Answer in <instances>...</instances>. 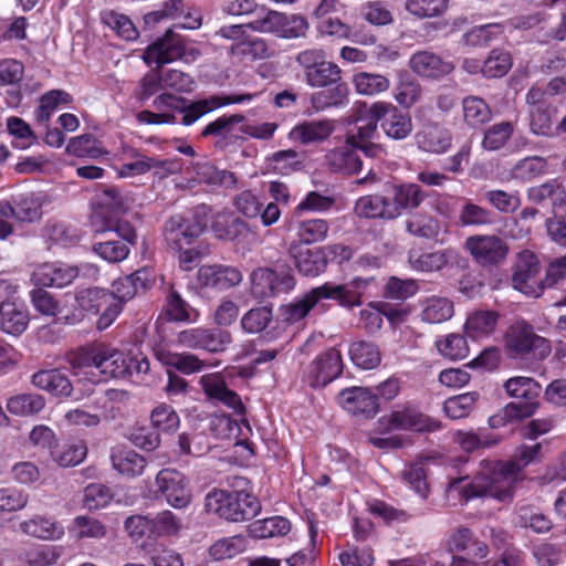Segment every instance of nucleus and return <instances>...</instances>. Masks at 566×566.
I'll return each mask as SVG.
<instances>
[{
  "label": "nucleus",
  "instance_id": "1",
  "mask_svg": "<svg viewBox=\"0 0 566 566\" xmlns=\"http://www.w3.org/2000/svg\"><path fill=\"white\" fill-rule=\"evenodd\" d=\"M542 449L541 442L523 443L509 460H482L472 480L462 485L461 497L465 501L483 496L501 502L511 501L524 469L542 461Z\"/></svg>",
  "mask_w": 566,
  "mask_h": 566
},
{
  "label": "nucleus",
  "instance_id": "2",
  "mask_svg": "<svg viewBox=\"0 0 566 566\" xmlns=\"http://www.w3.org/2000/svg\"><path fill=\"white\" fill-rule=\"evenodd\" d=\"M75 305L70 308L64 324L75 325L84 319L85 314L99 315L96 326L99 331L109 327L118 316L119 303L109 290L98 286L76 287L73 295Z\"/></svg>",
  "mask_w": 566,
  "mask_h": 566
},
{
  "label": "nucleus",
  "instance_id": "3",
  "mask_svg": "<svg viewBox=\"0 0 566 566\" xmlns=\"http://www.w3.org/2000/svg\"><path fill=\"white\" fill-rule=\"evenodd\" d=\"M156 112L144 109L137 113L136 118L142 124L165 125L180 123L191 126L201 115L200 99L191 101L180 95L163 92L151 103Z\"/></svg>",
  "mask_w": 566,
  "mask_h": 566
},
{
  "label": "nucleus",
  "instance_id": "4",
  "mask_svg": "<svg viewBox=\"0 0 566 566\" xmlns=\"http://www.w3.org/2000/svg\"><path fill=\"white\" fill-rule=\"evenodd\" d=\"M74 368L90 369L96 382H105L112 378H127L125 353L106 346L95 344L78 348L72 359Z\"/></svg>",
  "mask_w": 566,
  "mask_h": 566
},
{
  "label": "nucleus",
  "instance_id": "5",
  "mask_svg": "<svg viewBox=\"0 0 566 566\" xmlns=\"http://www.w3.org/2000/svg\"><path fill=\"white\" fill-rule=\"evenodd\" d=\"M203 507L208 514L233 523L252 520L261 511V504L252 493L217 488L207 493Z\"/></svg>",
  "mask_w": 566,
  "mask_h": 566
},
{
  "label": "nucleus",
  "instance_id": "6",
  "mask_svg": "<svg viewBox=\"0 0 566 566\" xmlns=\"http://www.w3.org/2000/svg\"><path fill=\"white\" fill-rule=\"evenodd\" d=\"M249 280L251 296L260 302L289 294L296 286L293 268L286 262L258 266L252 270Z\"/></svg>",
  "mask_w": 566,
  "mask_h": 566
},
{
  "label": "nucleus",
  "instance_id": "7",
  "mask_svg": "<svg viewBox=\"0 0 566 566\" xmlns=\"http://www.w3.org/2000/svg\"><path fill=\"white\" fill-rule=\"evenodd\" d=\"M505 350L514 359H544L551 353L549 342L522 321L512 324L504 335Z\"/></svg>",
  "mask_w": 566,
  "mask_h": 566
},
{
  "label": "nucleus",
  "instance_id": "8",
  "mask_svg": "<svg viewBox=\"0 0 566 566\" xmlns=\"http://www.w3.org/2000/svg\"><path fill=\"white\" fill-rule=\"evenodd\" d=\"M205 207L197 208L192 213L171 216L164 226V238L167 244L181 251L190 247L207 229Z\"/></svg>",
  "mask_w": 566,
  "mask_h": 566
},
{
  "label": "nucleus",
  "instance_id": "9",
  "mask_svg": "<svg viewBox=\"0 0 566 566\" xmlns=\"http://www.w3.org/2000/svg\"><path fill=\"white\" fill-rule=\"evenodd\" d=\"M381 432L411 431L417 433H430L440 429L438 420L421 412L417 406L410 402L398 405L388 415L379 419Z\"/></svg>",
  "mask_w": 566,
  "mask_h": 566
},
{
  "label": "nucleus",
  "instance_id": "10",
  "mask_svg": "<svg viewBox=\"0 0 566 566\" xmlns=\"http://www.w3.org/2000/svg\"><path fill=\"white\" fill-rule=\"evenodd\" d=\"M48 196L43 191H22L0 200V218H11L21 224L39 222Z\"/></svg>",
  "mask_w": 566,
  "mask_h": 566
},
{
  "label": "nucleus",
  "instance_id": "11",
  "mask_svg": "<svg viewBox=\"0 0 566 566\" xmlns=\"http://www.w3.org/2000/svg\"><path fill=\"white\" fill-rule=\"evenodd\" d=\"M176 342L179 346L203 350L210 354H219L227 350L232 343L230 332L219 327H190L177 334Z\"/></svg>",
  "mask_w": 566,
  "mask_h": 566
},
{
  "label": "nucleus",
  "instance_id": "12",
  "mask_svg": "<svg viewBox=\"0 0 566 566\" xmlns=\"http://www.w3.org/2000/svg\"><path fill=\"white\" fill-rule=\"evenodd\" d=\"M374 281V277L356 276L344 284H336L331 281L312 289L317 303L322 300L334 301L338 306L352 310L360 306L363 294L367 286Z\"/></svg>",
  "mask_w": 566,
  "mask_h": 566
},
{
  "label": "nucleus",
  "instance_id": "13",
  "mask_svg": "<svg viewBox=\"0 0 566 566\" xmlns=\"http://www.w3.org/2000/svg\"><path fill=\"white\" fill-rule=\"evenodd\" d=\"M368 115L378 122L384 134L394 140H402L412 132L409 113L403 112L390 102L377 101L368 108Z\"/></svg>",
  "mask_w": 566,
  "mask_h": 566
},
{
  "label": "nucleus",
  "instance_id": "14",
  "mask_svg": "<svg viewBox=\"0 0 566 566\" xmlns=\"http://www.w3.org/2000/svg\"><path fill=\"white\" fill-rule=\"evenodd\" d=\"M343 370L344 361L340 350L329 347L306 366L303 379L311 388H324L339 378Z\"/></svg>",
  "mask_w": 566,
  "mask_h": 566
},
{
  "label": "nucleus",
  "instance_id": "15",
  "mask_svg": "<svg viewBox=\"0 0 566 566\" xmlns=\"http://www.w3.org/2000/svg\"><path fill=\"white\" fill-rule=\"evenodd\" d=\"M156 493L164 497L174 509L182 510L192 502V491L189 479L172 468L161 469L155 478Z\"/></svg>",
  "mask_w": 566,
  "mask_h": 566
},
{
  "label": "nucleus",
  "instance_id": "16",
  "mask_svg": "<svg viewBox=\"0 0 566 566\" xmlns=\"http://www.w3.org/2000/svg\"><path fill=\"white\" fill-rule=\"evenodd\" d=\"M541 263L536 254L524 250L517 255L512 275V285L527 296L538 297L544 292V280L539 279Z\"/></svg>",
  "mask_w": 566,
  "mask_h": 566
},
{
  "label": "nucleus",
  "instance_id": "17",
  "mask_svg": "<svg viewBox=\"0 0 566 566\" xmlns=\"http://www.w3.org/2000/svg\"><path fill=\"white\" fill-rule=\"evenodd\" d=\"M465 249L483 266L499 265L509 254L505 240L494 234H474L465 240Z\"/></svg>",
  "mask_w": 566,
  "mask_h": 566
},
{
  "label": "nucleus",
  "instance_id": "18",
  "mask_svg": "<svg viewBox=\"0 0 566 566\" xmlns=\"http://www.w3.org/2000/svg\"><path fill=\"white\" fill-rule=\"evenodd\" d=\"M287 255L300 275L315 279L327 271L329 259H326L322 245L310 248L300 242H291Z\"/></svg>",
  "mask_w": 566,
  "mask_h": 566
},
{
  "label": "nucleus",
  "instance_id": "19",
  "mask_svg": "<svg viewBox=\"0 0 566 566\" xmlns=\"http://www.w3.org/2000/svg\"><path fill=\"white\" fill-rule=\"evenodd\" d=\"M185 53L186 45L182 36L169 29L146 48L144 61L149 65L155 63L159 69L181 59Z\"/></svg>",
  "mask_w": 566,
  "mask_h": 566
},
{
  "label": "nucleus",
  "instance_id": "20",
  "mask_svg": "<svg viewBox=\"0 0 566 566\" xmlns=\"http://www.w3.org/2000/svg\"><path fill=\"white\" fill-rule=\"evenodd\" d=\"M200 385L205 395L210 400L222 403L231 409L233 413L240 418L242 423H249L245 419L247 409L241 397L227 386L224 379L220 375H205L200 378Z\"/></svg>",
  "mask_w": 566,
  "mask_h": 566
},
{
  "label": "nucleus",
  "instance_id": "21",
  "mask_svg": "<svg viewBox=\"0 0 566 566\" xmlns=\"http://www.w3.org/2000/svg\"><path fill=\"white\" fill-rule=\"evenodd\" d=\"M78 277V270L63 262H45L33 270L30 281L34 286L63 289Z\"/></svg>",
  "mask_w": 566,
  "mask_h": 566
},
{
  "label": "nucleus",
  "instance_id": "22",
  "mask_svg": "<svg viewBox=\"0 0 566 566\" xmlns=\"http://www.w3.org/2000/svg\"><path fill=\"white\" fill-rule=\"evenodd\" d=\"M92 231L95 234L115 232L117 237L127 243H136L137 232L135 227L127 220L118 217V213L106 210L103 207L94 206L90 216Z\"/></svg>",
  "mask_w": 566,
  "mask_h": 566
},
{
  "label": "nucleus",
  "instance_id": "23",
  "mask_svg": "<svg viewBox=\"0 0 566 566\" xmlns=\"http://www.w3.org/2000/svg\"><path fill=\"white\" fill-rule=\"evenodd\" d=\"M338 403L353 416L373 418L379 410L378 395L364 387L345 388L338 394Z\"/></svg>",
  "mask_w": 566,
  "mask_h": 566
},
{
  "label": "nucleus",
  "instance_id": "24",
  "mask_svg": "<svg viewBox=\"0 0 566 566\" xmlns=\"http://www.w3.org/2000/svg\"><path fill=\"white\" fill-rule=\"evenodd\" d=\"M506 394L511 398L520 399L521 402H514L515 406L527 409L526 418L532 417L539 408L541 384L531 377L515 376L509 378L503 385Z\"/></svg>",
  "mask_w": 566,
  "mask_h": 566
},
{
  "label": "nucleus",
  "instance_id": "25",
  "mask_svg": "<svg viewBox=\"0 0 566 566\" xmlns=\"http://www.w3.org/2000/svg\"><path fill=\"white\" fill-rule=\"evenodd\" d=\"M243 280L242 272L232 265H202L197 272V281L201 287L226 291L239 285Z\"/></svg>",
  "mask_w": 566,
  "mask_h": 566
},
{
  "label": "nucleus",
  "instance_id": "26",
  "mask_svg": "<svg viewBox=\"0 0 566 566\" xmlns=\"http://www.w3.org/2000/svg\"><path fill=\"white\" fill-rule=\"evenodd\" d=\"M458 256L454 249L448 248L436 251L412 249L408 252L410 268L418 272L431 273L443 270Z\"/></svg>",
  "mask_w": 566,
  "mask_h": 566
},
{
  "label": "nucleus",
  "instance_id": "27",
  "mask_svg": "<svg viewBox=\"0 0 566 566\" xmlns=\"http://www.w3.org/2000/svg\"><path fill=\"white\" fill-rule=\"evenodd\" d=\"M291 229L295 240L303 245H313L324 242L329 234L331 224L323 218H301L294 216L291 221Z\"/></svg>",
  "mask_w": 566,
  "mask_h": 566
},
{
  "label": "nucleus",
  "instance_id": "28",
  "mask_svg": "<svg viewBox=\"0 0 566 566\" xmlns=\"http://www.w3.org/2000/svg\"><path fill=\"white\" fill-rule=\"evenodd\" d=\"M30 316L25 303L8 298L0 303V328L10 335H21L29 326Z\"/></svg>",
  "mask_w": 566,
  "mask_h": 566
},
{
  "label": "nucleus",
  "instance_id": "29",
  "mask_svg": "<svg viewBox=\"0 0 566 566\" xmlns=\"http://www.w3.org/2000/svg\"><path fill=\"white\" fill-rule=\"evenodd\" d=\"M245 120V116L242 114H223L216 119L209 122L200 132V136L218 137L214 147L217 149H226L231 144H234L238 136L232 134L233 126Z\"/></svg>",
  "mask_w": 566,
  "mask_h": 566
},
{
  "label": "nucleus",
  "instance_id": "30",
  "mask_svg": "<svg viewBox=\"0 0 566 566\" xmlns=\"http://www.w3.org/2000/svg\"><path fill=\"white\" fill-rule=\"evenodd\" d=\"M154 356L161 365L175 368L185 375L200 373L207 367L205 360L195 354L175 353L161 345L154 348Z\"/></svg>",
  "mask_w": 566,
  "mask_h": 566
},
{
  "label": "nucleus",
  "instance_id": "31",
  "mask_svg": "<svg viewBox=\"0 0 566 566\" xmlns=\"http://www.w3.org/2000/svg\"><path fill=\"white\" fill-rule=\"evenodd\" d=\"M411 70L422 77L438 78L450 74L454 66L452 62L429 51H419L411 55L409 61Z\"/></svg>",
  "mask_w": 566,
  "mask_h": 566
},
{
  "label": "nucleus",
  "instance_id": "32",
  "mask_svg": "<svg viewBox=\"0 0 566 566\" xmlns=\"http://www.w3.org/2000/svg\"><path fill=\"white\" fill-rule=\"evenodd\" d=\"M419 148L432 154H444L452 145L451 132L438 123H429L416 136Z\"/></svg>",
  "mask_w": 566,
  "mask_h": 566
},
{
  "label": "nucleus",
  "instance_id": "33",
  "mask_svg": "<svg viewBox=\"0 0 566 566\" xmlns=\"http://www.w3.org/2000/svg\"><path fill=\"white\" fill-rule=\"evenodd\" d=\"M211 230L217 239L240 241L248 234L249 227L245 221L232 211H222L214 216L211 222Z\"/></svg>",
  "mask_w": 566,
  "mask_h": 566
},
{
  "label": "nucleus",
  "instance_id": "34",
  "mask_svg": "<svg viewBox=\"0 0 566 566\" xmlns=\"http://www.w3.org/2000/svg\"><path fill=\"white\" fill-rule=\"evenodd\" d=\"M332 120H310L295 125L290 132V138L302 145L326 140L334 132Z\"/></svg>",
  "mask_w": 566,
  "mask_h": 566
},
{
  "label": "nucleus",
  "instance_id": "35",
  "mask_svg": "<svg viewBox=\"0 0 566 566\" xmlns=\"http://www.w3.org/2000/svg\"><path fill=\"white\" fill-rule=\"evenodd\" d=\"M111 461L114 470L126 478H136L145 472L147 460L135 450L115 448L111 452Z\"/></svg>",
  "mask_w": 566,
  "mask_h": 566
},
{
  "label": "nucleus",
  "instance_id": "36",
  "mask_svg": "<svg viewBox=\"0 0 566 566\" xmlns=\"http://www.w3.org/2000/svg\"><path fill=\"white\" fill-rule=\"evenodd\" d=\"M326 163L331 171L344 175L358 174L363 169V161L357 149L348 144L328 151Z\"/></svg>",
  "mask_w": 566,
  "mask_h": 566
},
{
  "label": "nucleus",
  "instance_id": "37",
  "mask_svg": "<svg viewBox=\"0 0 566 566\" xmlns=\"http://www.w3.org/2000/svg\"><path fill=\"white\" fill-rule=\"evenodd\" d=\"M356 149L361 151L366 158L373 160L374 163L368 168L367 174L364 177L355 180V184L357 186L364 187H370L379 184L382 179L381 166L388 156L386 147L373 142L369 144H363Z\"/></svg>",
  "mask_w": 566,
  "mask_h": 566
},
{
  "label": "nucleus",
  "instance_id": "38",
  "mask_svg": "<svg viewBox=\"0 0 566 566\" xmlns=\"http://www.w3.org/2000/svg\"><path fill=\"white\" fill-rule=\"evenodd\" d=\"M20 530L29 535L44 541H56L64 535V527L55 520L34 515L20 524Z\"/></svg>",
  "mask_w": 566,
  "mask_h": 566
},
{
  "label": "nucleus",
  "instance_id": "39",
  "mask_svg": "<svg viewBox=\"0 0 566 566\" xmlns=\"http://www.w3.org/2000/svg\"><path fill=\"white\" fill-rule=\"evenodd\" d=\"M354 210L360 218L395 219L398 217V212L391 210L389 199L380 195H367L360 197L356 201Z\"/></svg>",
  "mask_w": 566,
  "mask_h": 566
},
{
  "label": "nucleus",
  "instance_id": "40",
  "mask_svg": "<svg viewBox=\"0 0 566 566\" xmlns=\"http://www.w3.org/2000/svg\"><path fill=\"white\" fill-rule=\"evenodd\" d=\"M32 384L57 397H69L73 389L70 379L59 369L36 371L32 376Z\"/></svg>",
  "mask_w": 566,
  "mask_h": 566
},
{
  "label": "nucleus",
  "instance_id": "41",
  "mask_svg": "<svg viewBox=\"0 0 566 566\" xmlns=\"http://www.w3.org/2000/svg\"><path fill=\"white\" fill-rule=\"evenodd\" d=\"M462 205L458 211V221L462 228L473 227H488L494 223V213L471 199L462 198Z\"/></svg>",
  "mask_w": 566,
  "mask_h": 566
},
{
  "label": "nucleus",
  "instance_id": "42",
  "mask_svg": "<svg viewBox=\"0 0 566 566\" xmlns=\"http://www.w3.org/2000/svg\"><path fill=\"white\" fill-rule=\"evenodd\" d=\"M427 196V192L418 184L408 182L396 186L391 210L397 211L398 216H400L403 210H416L424 201Z\"/></svg>",
  "mask_w": 566,
  "mask_h": 566
},
{
  "label": "nucleus",
  "instance_id": "43",
  "mask_svg": "<svg viewBox=\"0 0 566 566\" xmlns=\"http://www.w3.org/2000/svg\"><path fill=\"white\" fill-rule=\"evenodd\" d=\"M73 103V96L63 90H50L39 99V106L34 111L39 124H48L53 113L61 106H69Z\"/></svg>",
  "mask_w": 566,
  "mask_h": 566
},
{
  "label": "nucleus",
  "instance_id": "44",
  "mask_svg": "<svg viewBox=\"0 0 566 566\" xmlns=\"http://www.w3.org/2000/svg\"><path fill=\"white\" fill-rule=\"evenodd\" d=\"M352 363L364 370L377 368L381 363V354L378 346L371 342L357 340L349 345L348 349Z\"/></svg>",
  "mask_w": 566,
  "mask_h": 566
},
{
  "label": "nucleus",
  "instance_id": "45",
  "mask_svg": "<svg viewBox=\"0 0 566 566\" xmlns=\"http://www.w3.org/2000/svg\"><path fill=\"white\" fill-rule=\"evenodd\" d=\"M317 304V298L311 289L293 302L281 305L280 316L284 323L295 324L304 319Z\"/></svg>",
  "mask_w": 566,
  "mask_h": 566
},
{
  "label": "nucleus",
  "instance_id": "46",
  "mask_svg": "<svg viewBox=\"0 0 566 566\" xmlns=\"http://www.w3.org/2000/svg\"><path fill=\"white\" fill-rule=\"evenodd\" d=\"M164 315L169 322L188 323L196 321L198 312L181 297L179 292L175 289H170L166 296Z\"/></svg>",
  "mask_w": 566,
  "mask_h": 566
},
{
  "label": "nucleus",
  "instance_id": "47",
  "mask_svg": "<svg viewBox=\"0 0 566 566\" xmlns=\"http://www.w3.org/2000/svg\"><path fill=\"white\" fill-rule=\"evenodd\" d=\"M348 87L347 84H336L324 86L323 90L314 92L311 95V104L317 112L332 107H339L347 103Z\"/></svg>",
  "mask_w": 566,
  "mask_h": 566
},
{
  "label": "nucleus",
  "instance_id": "48",
  "mask_svg": "<svg viewBox=\"0 0 566 566\" xmlns=\"http://www.w3.org/2000/svg\"><path fill=\"white\" fill-rule=\"evenodd\" d=\"M462 108L464 123L472 128L482 127L492 119L490 105L479 96L464 97Z\"/></svg>",
  "mask_w": 566,
  "mask_h": 566
},
{
  "label": "nucleus",
  "instance_id": "49",
  "mask_svg": "<svg viewBox=\"0 0 566 566\" xmlns=\"http://www.w3.org/2000/svg\"><path fill=\"white\" fill-rule=\"evenodd\" d=\"M46 287L35 286L30 292V300L33 307L45 316H55L64 323V317L67 316L70 308L61 306L54 295L45 290Z\"/></svg>",
  "mask_w": 566,
  "mask_h": 566
},
{
  "label": "nucleus",
  "instance_id": "50",
  "mask_svg": "<svg viewBox=\"0 0 566 566\" xmlns=\"http://www.w3.org/2000/svg\"><path fill=\"white\" fill-rule=\"evenodd\" d=\"M454 306L447 297L431 296L423 301L421 319L429 324H440L453 316Z\"/></svg>",
  "mask_w": 566,
  "mask_h": 566
},
{
  "label": "nucleus",
  "instance_id": "51",
  "mask_svg": "<svg viewBox=\"0 0 566 566\" xmlns=\"http://www.w3.org/2000/svg\"><path fill=\"white\" fill-rule=\"evenodd\" d=\"M291 531V522L283 516L258 520L249 525V533L254 538L284 536Z\"/></svg>",
  "mask_w": 566,
  "mask_h": 566
},
{
  "label": "nucleus",
  "instance_id": "52",
  "mask_svg": "<svg viewBox=\"0 0 566 566\" xmlns=\"http://www.w3.org/2000/svg\"><path fill=\"white\" fill-rule=\"evenodd\" d=\"M45 407V399L38 394L23 392L12 396L7 401L10 413L19 417H29L39 413Z\"/></svg>",
  "mask_w": 566,
  "mask_h": 566
},
{
  "label": "nucleus",
  "instance_id": "53",
  "mask_svg": "<svg viewBox=\"0 0 566 566\" xmlns=\"http://www.w3.org/2000/svg\"><path fill=\"white\" fill-rule=\"evenodd\" d=\"M352 83L359 95L375 96L388 91L390 81L379 73L358 72L353 75Z\"/></svg>",
  "mask_w": 566,
  "mask_h": 566
},
{
  "label": "nucleus",
  "instance_id": "54",
  "mask_svg": "<svg viewBox=\"0 0 566 566\" xmlns=\"http://www.w3.org/2000/svg\"><path fill=\"white\" fill-rule=\"evenodd\" d=\"M66 150L69 154L78 158L92 159H96L108 154L104 148L103 143L91 134L73 137L69 142Z\"/></svg>",
  "mask_w": 566,
  "mask_h": 566
},
{
  "label": "nucleus",
  "instance_id": "55",
  "mask_svg": "<svg viewBox=\"0 0 566 566\" xmlns=\"http://www.w3.org/2000/svg\"><path fill=\"white\" fill-rule=\"evenodd\" d=\"M499 313L495 311H476L465 322V331L473 338L491 335L497 324Z\"/></svg>",
  "mask_w": 566,
  "mask_h": 566
},
{
  "label": "nucleus",
  "instance_id": "56",
  "mask_svg": "<svg viewBox=\"0 0 566 566\" xmlns=\"http://www.w3.org/2000/svg\"><path fill=\"white\" fill-rule=\"evenodd\" d=\"M306 83L312 87H324L336 84H344L342 82V70L333 62L323 61L315 69L306 72Z\"/></svg>",
  "mask_w": 566,
  "mask_h": 566
},
{
  "label": "nucleus",
  "instance_id": "57",
  "mask_svg": "<svg viewBox=\"0 0 566 566\" xmlns=\"http://www.w3.org/2000/svg\"><path fill=\"white\" fill-rule=\"evenodd\" d=\"M450 0H406L405 10L416 19L442 17L449 9Z\"/></svg>",
  "mask_w": 566,
  "mask_h": 566
},
{
  "label": "nucleus",
  "instance_id": "58",
  "mask_svg": "<svg viewBox=\"0 0 566 566\" xmlns=\"http://www.w3.org/2000/svg\"><path fill=\"white\" fill-rule=\"evenodd\" d=\"M422 88L417 78L401 74L395 88V99L403 108H410L421 98Z\"/></svg>",
  "mask_w": 566,
  "mask_h": 566
},
{
  "label": "nucleus",
  "instance_id": "59",
  "mask_svg": "<svg viewBox=\"0 0 566 566\" xmlns=\"http://www.w3.org/2000/svg\"><path fill=\"white\" fill-rule=\"evenodd\" d=\"M480 392L469 391L448 398L443 403L446 415L453 420L468 417L480 400Z\"/></svg>",
  "mask_w": 566,
  "mask_h": 566
},
{
  "label": "nucleus",
  "instance_id": "60",
  "mask_svg": "<svg viewBox=\"0 0 566 566\" xmlns=\"http://www.w3.org/2000/svg\"><path fill=\"white\" fill-rule=\"evenodd\" d=\"M245 548V537L243 535H234L216 541L209 548V555L214 560H223L238 556Z\"/></svg>",
  "mask_w": 566,
  "mask_h": 566
},
{
  "label": "nucleus",
  "instance_id": "61",
  "mask_svg": "<svg viewBox=\"0 0 566 566\" xmlns=\"http://www.w3.org/2000/svg\"><path fill=\"white\" fill-rule=\"evenodd\" d=\"M135 244L136 243H127L124 240H105L95 242L92 245V251L108 263H119L128 258L130 253L129 245Z\"/></svg>",
  "mask_w": 566,
  "mask_h": 566
},
{
  "label": "nucleus",
  "instance_id": "62",
  "mask_svg": "<svg viewBox=\"0 0 566 566\" xmlns=\"http://www.w3.org/2000/svg\"><path fill=\"white\" fill-rule=\"evenodd\" d=\"M438 352L447 359L462 360L468 357L470 349L465 336L457 333L447 335L436 342Z\"/></svg>",
  "mask_w": 566,
  "mask_h": 566
},
{
  "label": "nucleus",
  "instance_id": "63",
  "mask_svg": "<svg viewBox=\"0 0 566 566\" xmlns=\"http://www.w3.org/2000/svg\"><path fill=\"white\" fill-rule=\"evenodd\" d=\"M273 319L271 305L258 306L245 312L241 318V327L249 334L263 332Z\"/></svg>",
  "mask_w": 566,
  "mask_h": 566
},
{
  "label": "nucleus",
  "instance_id": "64",
  "mask_svg": "<svg viewBox=\"0 0 566 566\" xmlns=\"http://www.w3.org/2000/svg\"><path fill=\"white\" fill-rule=\"evenodd\" d=\"M514 133V125L509 120L493 124L483 135L482 147L486 150H499L511 139Z\"/></svg>",
  "mask_w": 566,
  "mask_h": 566
}]
</instances>
